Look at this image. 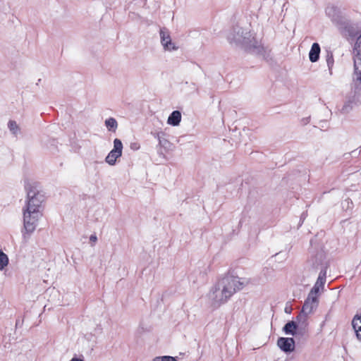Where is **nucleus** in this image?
<instances>
[{
  "instance_id": "f257e3e1",
  "label": "nucleus",
  "mask_w": 361,
  "mask_h": 361,
  "mask_svg": "<svg viewBox=\"0 0 361 361\" xmlns=\"http://www.w3.org/2000/svg\"><path fill=\"white\" fill-rule=\"evenodd\" d=\"M250 283V279L226 274L219 279L211 288L209 298L212 305L219 307L226 303L236 292Z\"/></svg>"
},
{
  "instance_id": "f03ea898",
  "label": "nucleus",
  "mask_w": 361,
  "mask_h": 361,
  "mask_svg": "<svg viewBox=\"0 0 361 361\" xmlns=\"http://www.w3.org/2000/svg\"><path fill=\"white\" fill-rule=\"evenodd\" d=\"M227 39L230 44L241 47L265 59H267L270 55V50L264 47L247 27L234 26L228 34Z\"/></svg>"
},
{
  "instance_id": "7ed1b4c3",
  "label": "nucleus",
  "mask_w": 361,
  "mask_h": 361,
  "mask_svg": "<svg viewBox=\"0 0 361 361\" xmlns=\"http://www.w3.org/2000/svg\"><path fill=\"white\" fill-rule=\"evenodd\" d=\"M27 201L23 209L31 212H42V204L44 201V194L30 183L25 185Z\"/></svg>"
},
{
  "instance_id": "20e7f679",
  "label": "nucleus",
  "mask_w": 361,
  "mask_h": 361,
  "mask_svg": "<svg viewBox=\"0 0 361 361\" xmlns=\"http://www.w3.org/2000/svg\"><path fill=\"white\" fill-rule=\"evenodd\" d=\"M326 15L336 23L341 34L344 36L352 35V27L343 20L341 11L334 6H329L326 8Z\"/></svg>"
},
{
  "instance_id": "39448f33",
  "label": "nucleus",
  "mask_w": 361,
  "mask_h": 361,
  "mask_svg": "<svg viewBox=\"0 0 361 361\" xmlns=\"http://www.w3.org/2000/svg\"><path fill=\"white\" fill-rule=\"evenodd\" d=\"M23 236H30L36 229L37 223L42 216V212H31L23 209Z\"/></svg>"
},
{
  "instance_id": "423d86ee",
  "label": "nucleus",
  "mask_w": 361,
  "mask_h": 361,
  "mask_svg": "<svg viewBox=\"0 0 361 361\" xmlns=\"http://www.w3.org/2000/svg\"><path fill=\"white\" fill-rule=\"evenodd\" d=\"M353 82L356 88L361 89V35L357 37L354 48Z\"/></svg>"
},
{
  "instance_id": "0eeeda50",
  "label": "nucleus",
  "mask_w": 361,
  "mask_h": 361,
  "mask_svg": "<svg viewBox=\"0 0 361 361\" xmlns=\"http://www.w3.org/2000/svg\"><path fill=\"white\" fill-rule=\"evenodd\" d=\"M307 264L310 268L317 269L319 268L326 270L328 263L326 261V255L323 250L312 251Z\"/></svg>"
},
{
  "instance_id": "6e6552de",
  "label": "nucleus",
  "mask_w": 361,
  "mask_h": 361,
  "mask_svg": "<svg viewBox=\"0 0 361 361\" xmlns=\"http://www.w3.org/2000/svg\"><path fill=\"white\" fill-rule=\"evenodd\" d=\"M318 298H315L308 295L307 298L305 300L304 302L300 313L297 317V320L299 322L302 321V322H305L307 319L308 314L312 313L313 311L316 310V308L318 306Z\"/></svg>"
},
{
  "instance_id": "1a4fd4ad",
  "label": "nucleus",
  "mask_w": 361,
  "mask_h": 361,
  "mask_svg": "<svg viewBox=\"0 0 361 361\" xmlns=\"http://www.w3.org/2000/svg\"><path fill=\"white\" fill-rule=\"evenodd\" d=\"M123 150V144L121 140L116 138L114 140V148L110 151L109 154L106 156L105 161L111 166H114L116 164V159L121 157Z\"/></svg>"
},
{
  "instance_id": "9d476101",
  "label": "nucleus",
  "mask_w": 361,
  "mask_h": 361,
  "mask_svg": "<svg viewBox=\"0 0 361 361\" xmlns=\"http://www.w3.org/2000/svg\"><path fill=\"white\" fill-rule=\"evenodd\" d=\"M159 35L161 38V44L165 50L176 51L178 49V47L175 45L174 43L172 42L169 32L166 28H161Z\"/></svg>"
},
{
  "instance_id": "9b49d317",
  "label": "nucleus",
  "mask_w": 361,
  "mask_h": 361,
  "mask_svg": "<svg viewBox=\"0 0 361 361\" xmlns=\"http://www.w3.org/2000/svg\"><path fill=\"white\" fill-rule=\"evenodd\" d=\"M277 345L285 353H291L295 350V341L293 338L281 337L277 341Z\"/></svg>"
},
{
  "instance_id": "f8f14e48",
  "label": "nucleus",
  "mask_w": 361,
  "mask_h": 361,
  "mask_svg": "<svg viewBox=\"0 0 361 361\" xmlns=\"http://www.w3.org/2000/svg\"><path fill=\"white\" fill-rule=\"evenodd\" d=\"M320 47L318 43H314L309 53V58L311 62H316L319 60Z\"/></svg>"
},
{
  "instance_id": "ddd939ff",
  "label": "nucleus",
  "mask_w": 361,
  "mask_h": 361,
  "mask_svg": "<svg viewBox=\"0 0 361 361\" xmlns=\"http://www.w3.org/2000/svg\"><path fill=\"white\" fill-rule=\"evenodd\" d=\"M181 121V114L179 111H173L168 118L167 123L173 126H178Z\"/></svg>"
},
{
  "instance_id": "4468645a",
  "label": "nucleus",
  "mask_w": 361,
  "mask_h": 361,
  "mask_svg": "<svg viewBox=\"0 0 361 361\" xmlns=\"http://www.w3.org/2000/svg\"><path fill=\"white\" fill-rule=\"evenodd\" d=\"M298 328V325L295 322L290 321L285 324L283 328V331L286 334H290L292 336H295L296 334V329Z\"/></svg>"
},
{
  "instance_id": "2eb2a0df",
  "label": "nucleus",
  "mask_w": 361,
  "mask_h": 361,
  "mask_svg": "<svg viewBox=\"0 0 361 361\" xmlns=\"http://www.w3.org/2000/svg\"><path fill=\"white\" fill-rule=\"evenodd\" d=\"M8 128L11 133L16 137L20 133V128L15 121H9Z\"/></svg>"
},
{
  "instance_id": "dca6fc26",
  "label": "nucleus",
  "mask_w": 361,
  "mask_h": 361,
  "mask_svg": "<svg viewBox=\"0 0 361 361\" xmlns=\"http://www.w3.org/2000/svg\"><path fill=\"white\" fill-rule=\"evenodd\" d=\"M326 270L322 269L319 272L318 279L314 285H317L321 288L322 290L324 289V284L326 282Z\"/></svg>"
},
{
  "instance_id": "f3484780",
  "label": "nucleus",
  "mask_w": 361,
  "mask_h": 361,
  "mask_svg": "<svg viewBox=\"0 0 361 361\" xmlns=\"http://www.w3.org/2000/svg\"><path fill=\"white\" fill-rule=\"evenodd\" d=\"M105 126L109 130L115 131L118 127V123L114 118H109L105 121Z\"/></svg>"
},
{
  "instance_id": "a211bd4d",
  "label": "nucleus",
  "mask_w": 361,
  "mask_h": 361,
  "mask_svg": "<svg viewBox=\"0 0 361 361\" xmlns=\"http://www.w3.org/2000/svg\"><path fill=\"white\" fill-rule=\"evenodd\" d=\"M8 264V256L0 250V271L4 269L6 267Z\"/></svg>"
},
{
  "instance_id": "6ab92c4d",
  "label": "nucleus",
  "mask_w": 361,
  "mask_h": 361,
  "mask_svg": "<svg viewBox=\"0 0 361 361\" xmlns=\"http://www.w3.org/2000/svg\"><path fill=\"white\" fill-rule=\"evenodd\" d=\"M326 61L327 66H328V68L329 71V74L331 75L333 73L332 68H333L334 63V56H333V54L331 52L327 53Z\"/></svg>"
},
{
  "instance_id": "aec40b11",
  "label": "nucleus",
  "mask_w": 361,
  "mask_h": 361,
  "mask_svg": "<svg viewBox=\"0 0 361 361\" xmlns=\"http://www.w3.org/2000/svg\"><path fill=\"white\" fill-rule=\"evenodd\" d=\"M352 326L355 331L361 329V315L356 314L353 317Z\"/></svg>"
},
{
  "instance_id": "412c9836",
  "label": "nucleus",
  "mask_w": 361,
  "mask_h": 361,
  "mask_svg": "<svg viewBox=\"0 0 361 361\" xmlns=\"http://www.w3.org/2000/svg\"><path fill=\"white\" fill-rule=\"evenodd\" d=\"M353 109V102L348 101L344 104L341 111L342 114H348Z\"/></svg>"
},
{
  "instance_id": "4be33fe9",
  "label": "nucleus",
  "mask_w": 361,
  "mask_h": 361,
  "mask_svg": "<svg viewBox=\"0 0 361 361\" xmlns=\"http://www.w3.org/2000/svg\"><path fill=\"white\" fill-rule=\"evenodd\" d=\"M320 289H321V288L319 287L317 285H314L313 288L309 293L308 295L315 298H318Z\"/></svg>"
},
{
  "instance_id": "5701e85b",
  "label": "nucleus",
  "mask_w": 361,
  "mask_h": 361,
  "mask_svg": "<svg viewBox=\"0 0 361 361\" xmlns=\"http://www.w3.org/2000/svg\"><path fill=\"white\" fill-rule=\"evenodd\" d=\"M157 137L158 141H159V145L161 147H166V145L169 143L167 140L161 137V136L160 135V133H157Z\"/></svg>"
},
{
  "instance_id": "b1692460",
  "label": "nucleus",
  "mask_w": 361,
  "mask_h": 361,
  "mask_svg": "<svg viewBox=\"0 0 361 361\" xmlns=\"http://www.w3.org/2000/svg\"><path fill=\"white\" fill-rule=\"evenodd\" d=\"M353 202L350 199H346L343 202V207L345 209H351L353 207Z\"/></svg>"
},
{
  "instance_id": "393cba45",
  "label": "nucleus",
  "mask_w": 361,
  "mask_h": 361,
  "mask_svg": "<svg viewBox=\"0 0 361 361\" xmlns=\"http://www.w3.org/2000/svg\"><path fill=\"white\" fill-rule=\"evenodd\" d=\"M163 361H176V358L172 356H161Z\"/></svg>"
},
{
  "instance_id": "a878e982",
  "label": "nucleus",
  "mask_w": 361,
  "mask_h": 361,
  "mask_svg": "<svg viewBox=\"0 0 361 361\" xmlns=\"http://www.w3.org/2000/svg\"><path fill=\"white\" fill-rule=\"evenodd\" d=\"M90 240L91 243H95L97 241V237L96 235H91L90 237Z\"/></svg>"
},
{
  "instance_id": "bb28decb",
  "label": "nucleus",
  "mask_w": 361,
  "mask_h": 361,
  "mask_svg": "<svg viewBox=\"0 0 361 361\" xmlns=\"http://www.w3.org/2000/svg\"><path fill=\"white\" fill-rule=\"evenodd\" d=\"M356 336L359 340L361 341V329L360 330H356Z\"/></svg>"
},
{
  "instance_id": "cd10ccee",
  "label": "nucleus",
  "mask_w": 361,
  "mask_h": 361,
  "mask_svg": "<svg viewBox=\"0 0 361 361\" xmlns=\"http://www.w3.org/2000/svg\"><path fill=\"white\" fill-rule=\"evenodd\" d=\"M70 361H84L83 359L74 357Z\"/></svg>"
},
{
  "instance_id": "c85d7f7f",
  "label": "nucleus",
  "mask_w": 361,
  "mask_h": 361,
  "mask_svg": "<svg viewBox=\"0 0 361 361\" xmlns=\"http://www.w3.org/2000/svg\"><path fill=\"white\" fill-rule=\"evenodd\" d=\"M152 361H163V360H161V356H159V357H156L155 358H154Z\"/></svg>"
},
{
  "instance_id": "c756f323",
  "label": "nucleus",
  "mask_w": 361,
  "mask_h": 361,
  "mask_svg": "<svg viewBox=\"0 0 361 361\" xmlns=\"http://www.w3.org/2000/svg\"><path fill=\"white\" fill-rule=\"evenodd\" d=\"M303 121H304V124H307L309 123V118H304Z\"/></svg>"
}]
</instances>
